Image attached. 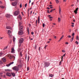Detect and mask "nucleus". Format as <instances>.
<instances>
[{
    "label": "nucleus",
    "mask_w": 79,
    "mask_h": 79,
    "mask_svg": "<svg viewBox=\"0 0 79 79\" xmlns=\"http://www.w3.org/2000/svg\"><path fill=\"white\" fill-rule=\"evenodd\" d=\"M50 63L45 62H44V68H47V67H48L49 66H50Z\"/></svg>",
    "instance_id": "obj_1"
},
{
    "label": "nucleus",
    "mask_w": 79,
    "mask_h": 79,
    "mask_svg": "<svg viewBox=\"0 0 79 79\" xmlns=\"http://www.w3.org/2000/svg\"><path fill=\"white\" fill-rule=\"evenodd\" d=\"M7 56L9 57V58H10V60H11L12 58H13L14 60H15V57L13 55H11V54H8L7 55Z\"/></svg>",
    "instance_id": "obj_2"
},
{
    "label": "nucleus",
    "mask_w": 79,
    "mask_h": 79,
    "mask_svg": "<svg viewBox=\"0 0 79 79\" xmlns=\"http://www.w3.org/2000/svg\"><path fill=\"white\" fill-rule=\"evenodd\" d=\"M11 31L8 30L7 31V34H8L9 35V38H11L12 37V35H11Z\"/></svg>",
    "instance_id": "obj_3"
},
{
    "label": "nucleus",
    "mask_w": 79,
    "mask_h": 79,
    "mask_svg": "<svg viewBox=\"0 0 79 79\" xmlns=\"http://www.w3.org/2000/svg\"><path fill=\"white\" fill-rule=\"evenodd\" d=\"M20 13L19 11L18 10L14 12V16H17Z\"/></svg>",
    "instance_id": "obj_4"
},
{
    "label": "nucleus",
    "mask_w": 79,
    "mask_h": 79,
    "mask_svg": "<svg viewBox=\"0 0 79 79\" xmlns=\"http://www.w3.org/2000/svg\"><path fill=\"white\" fill-rule=\"evenodd\" d=\"M18 1H16L13 2L12 3V6H16L17 5V4H18Z\"/></svg>",
    "instance_id": "obj_5"
},
{
    "label": "nucleus",
    "mask_w": 79,
    "mask_h": 79,
    "mask_svg": "<svg viewBox=\"0 0 79 79\" xmlns=\"http://www.w3.org/2000/svg\"><path fill=\"white\" fill-rule=\"evenodd\" d=\"M12 69H13V70L16 71H19V68L18 67L15 66L13 67Z\"/></svg>",
    "instance_id": "obj_6"
},
{
    "label": "nucleus",
    "mask_w": 79,
    "mask_h": 79,
    "mask_svg": "<svg viewBox=\"0 0 79 79\" xmlns=\"http://www.w3.org/2000/svg\"><path fill=\"white\" fill-rule=\"evenodd\" d=\"M19 42L20 44H22V43L24 42V39H23V38L20 39L19 40Z\"/></svg>",
    "instance_id": "obj_7"
},
{
    "label": "nucleus",
    "mask_w": 79,
    "mask_h": 79,
    "mask_svg": "<svg viewBox=\"0 0 79 79\" xmlns=\"http://www.w3.org/2000/svg\"><path fill=\"white\" fill-rule=\"evenodd\" d=\"M18 34L20 35H23V31H19Z\"/></svg>",
    "instance_id": "obj_8"
},
{
    "label": "nucleus",
    "mask_w": 79,
    "mask_h": 79,
    "mask_svg": "<svg viewBox=\"0 0 79 79\" xmlns=\"http://www.w3.org/2000/svg\"><path fill=\"white\" fill-rule=\"evenodd\" d=\"M19 30L20 31H23L24 29V27L23 26H21L19 27Z\"/></svg>",
    "instance_id": "obj_9"
},
{
    "label": "nucleus",
    "mask_w": 79,
    "mask_h": 79,
    "mask_svg": "<svg viewBox=\"0 0 79 79\" xmlns=\"http://www.w3.org/2000/svg\"><path fill=\"white\" fill-rule=\"evenodd\" d=\"M13 63H14V62H11L9 64H7L6 65V66H7V67H8L10 65H11V64H13Z\"/></svg>",
    "instance_id": "obj_10"
},
{
    "label": "nucleus",
    "mask_w": 79,
    "mask_h": 79,
    "mask_svg": "<svg viewBox=\"0 0 79 79\" xmlns=\"http://www.w3.org/2000/svg\"><path fill=\"white\" fill-rule=\"evenodd\" d=\"M6 75L9 77H11V74L9 73H6Z\"/></svg>",
    "instance_id": "obj_11"
},
{
    "label": "nucleus",
    "mask_w": 79,
    "mask_h": 79,
    "mask_svg": "<svg viewBox=\"0 0 79 79\" xmlns=\"http://www.w3.org/2000/svg\"><path fill=\"white\" fill-rule=\"evenodd\" d=\"M78 8H77L74 11V13L75 14H77V11L78 10Z\"/></svg>",
    "instance_id": "obj_12"
},
{
    "label": "nucleus",
    "mask_w": 79,
    "mask_h": 79,
    "mask_svg": "<svg viewBox=\"0 0 79 79\" xmlns=\"http://www.w3.org/2000/svg\"><path fill=\"white\" fill-rule=\"evenodd\" d=\"M6 16L8 18H10V16H11V15L10 14H6Z\"/></svg>",
    "instance_id": "obj_13"
},
{
    "label": "nucleus",
    "mask_w": 79,
    "mask_h": 79,
    "mask_svg": "<svg viewBox=\"0 0 79 79\" xmlns=\"http://www.w3.org/2000/svg\"><path fill=\"white\" fill-rule=\"evenodd\" d=\"M5 71L6 72H11V70L9 69H6L5 70Z\"/></svg>",
    "instance_id": "obj_14"
},
{
    "label": "nucleus",
    "mask_w": 79,
    "mask_h": 79,
    "mask_svg": "<svg viewBox=\"0 0 79 79\" xmlns=\"http://www.w3.org/2000/svg\"><path fill=\"white\" fill-rule=\"evenodd\" d=\"M18 18L20 20H21V19H22V17H21V15H19V16H18Z\"/></svg>",
    "instance_id": "obj_15"
},
{
    "label": "nucleus",
    "mask_w": 79,
    "mask_h": 79,
    "mask_svg": "<svg viewBox=\"0 0 79 79\" xmlns=\"http://www.w3.org/2000/svg\"><path fill=\"white\" fill-rule=\"evenodd\" d=\"M11 52V53H14V52H15V49H14V48H12Z\"/></svg>",
    "instance_id": "obj_16"
},
{
    "label": "nucleus",
    "mask_w": 79,
    "mask_h": 79,
    "mask_svg": "<svg viewBox=\"0 0 79 79\" xmlns=\"http://www.w3.org/2000/svg\"><path fill=\"white\" fill-rule=\"evenodd\" d=\"M6 29H11V27L8 26H7L6 27Z\"/></svg>",
    "instance_id": "obj_17"
},
{
    "label": "nucleus",
    "mask_w": 79,
    "mask_h": 79,
    "mask_svg": "<svg viewBox=\"0 0 79 79\" xmlns=\"http://www.w3.org/2000/svg\"><path fill=\"white\" fill-rule=\"evenodd\" d=\"M13 77H15V73H11Z\"/></svg>",
    "instance_id": "obj_18"
},
{
    "label": "nucleus",
    "mask_w": 79,
    "mask_h": 79,
    "mask_svg": "<svg viewBox=\"0 0 79 79\" xmlns=\"http://www.w3.org/2000/svg\"><path fill=\"white\" fill-rule=\"evenodd\" d=\"M2 60L4 62H6V59L5 58H3L2 59Z\"/></svg>",
    "instance_id": "obj_19"
},
{
    "label": "nucleus",
    "mask_w": 79,
    "mask_h": 79,
    "mask_svg": "<svg viewBox=\"0 0 79 79\" xmlns=\"http://www.w3.org/2000/svg\"><path fill=\"white\" fill-rule=\"evenodd\" d=\"M63 37H64V35H63L61 38H60V40L58 41V42H60V40H61L62 39H63Z\"/></svg>",
    "instance_id": "obj_20"
},
{
    "label": "nucleus",
    "mask_w": 79,
    "mask_h": 79,
    "mask_svg": "<svg viewBox=\"0 0 79 79\" xmlns=\"http://www.w3.org/2000/svg\"><path fill=\"white\" fill-rule=\"evenodd\" d=\"M22 25V23L21 22H19V26L20 27Z\"/></svg>",
    "instance_id": "obj_21"
},
{
    "label": "nucleus",
    "mask_w": 79,
    "mask_h": 79,
    "mask_svg": "<svg viewBox=\"0 0 79 79\" xmlns=\"http://www.w3.org/2000/svg\"><path fill=\"white\" fill-rule=\"evenodd\" d=\"M59 14L60 15V14H61V8H60V6H59Z\"/></svg>",
    "instance_id": "obj_22"
},
{
    "label": "nucleus",
    "mask_w": 79,
    "mask_h": 79,
    "mask_svg": "<svg viewBox=\"0 0 79 79\" xmlns=\"http://www.w3.org/2000/svg\"><path fill=\"white\" fill-rule=\"evenodd\" d=\"M58 22L59 23H60V21H61V18H58Z\"/></svg>",
    "instance_id": "obj_23"
},
{
    "label": "nucleus",
    "mask_w": 79,
    "mask_h": 79,
    "mask_svg": "<svg viewBox=\"0 0 79 79\" xmlns=\"http://www.w3.org/2000/svg\"><path fill=\"white\" fill-rule=\"evenodd\" d=\"M20 46H21V45H19V48L18 49V52H19L20 51Z\"/></svg>",
    "instance_id": "obj_24"
},
{
    "label": "nucleus",
    "mask_w": 79,
    "mask_h": 79,
    "mask_svg": "<svg viewBox=\"0 0 79 79\" xmlns=\"http://www.w3.org/2000/svg\"><path fill=\"white\" fill-rule=\"evenodd\" d=\"M49 77H53V76L52 74H49Z\"/></svg>",
    "instance_id": "obj_25"
},
{
    "label": "nucleus",
    "mask_w": 79,
    "mask_h": 79,
    "mask_svg": "<svg viewBox=\"0 0 79 79\" xmlns=\"http://www.w3.org/2000/svg\"><path fill=\"white\" fill-rule=\"evenodd\" d=\"M13 39L14 42H15V40L16 39H15V37H13Z\"/></svg>",
    "instance_id": "obj_26"
},
{
    "label": "nucleus",
    "mask_w": 79,
    "mask_h": 79,
    "mask_svg": "<svg viewBox=\"0 0 79 79\" xmlns=\"http://www.w3.org/2000/svg\"><path fill=\"white\" fill-rule=\"evenodd\" d=\"M74 35H75V33L74 32H73L72 35V37H74Z\"/></svg>",
    "instance_id": "obj_27"
},
{
    "label": "nucleus",
    "mask_w": 79,
    "mask_h": 79,
    "mask_svg": "<svg viewBox=\"0 0 79 79\" xmlns=\"http://www.w3.org/2000/svg\"><path fill=\"white\" fill-rule=\"evenodd\" d=\"M54 10H55V9H52L50 11V12L51 13H52V11H54Z\"/></svg>",
    "instance_id": "obj_28"
},
{
    "label": "nucleus",
    "mask_w": 79,
    "mask_h": 79,
    "mask_svg": "<svg viewBox=\"0 0 79 79\" xmlns=\"http://www.w3.org/2000/svg\"><path fill=\"white\" fill-rule=\"evenodd\" d=\"M34 48H35V49H37V45H36V44L35 45Z\"/></svg>",
    "instance_id": "obj_29"
},
{
    "label": "nucleus",
    "mask_w": 79,
    "mask_h": 79,
    "mask_svg": "<svg viewBox=\"0 0 79 79\" xmlns=\"http://www.w3.org/2000/svg\"><path fill=\"white\" fill-rule=\"evenodd\" d=\"M77 6H79V1H77Z\"/></svg>",
    "instance_id": "obj_30"
},
{
    "label": "nucleus",
    "mask_w": 79,
    "mask_h": 79,
    "mask_svg": "<svg viewBox=\"0 0 79 79\" xmlns=\"http://www.w3.org/2000/svg\"><path fill=\"white\" fill-rule=\"evenodd\" d=\"M75 44H77V45H78V44H79V43L77 41H75Z\"/></svg>",
    "instance_id": "obj_31"
},
{
    "label": "nucleus",
    "mask_w": 79,
    "mask_h": 79,
    "mask_svg": "<svg viewBox=\"0 0 79 79\" xmlns=\"http://www.w3.org/2000/svg\"><path fill=\"white\" fill-rule=\"evenodd\" d=\"M56 3H59V1L58 0H56Z\"/></svg>",
    "instance_id": "obj_32"
},
{
    "label": "nucleus",
    "mask_w": 79,
    "mask_h": 79,
    "mask_svg": "<svg viewBox=\"0 0 79 79\" xmlns=\"http://www.w3.org/2000/svg\"><path fill=\"white\" fill-rule=\"evenodd\" d=\"M20 56H23V55H22V52H20Z\"/></svg>",
    "instance_id": "obj_33"
},
{
    "label": "nucleus",
    "mask_w": 79,
    "mask_h": 79,
    "mask_svg": "<svg viewBox=\"0 0 79 79\" xmlns=\"http://www.w3.org/2000/svg\"><path fill=\"white\" fill-rule=\"evenodd\" d=\"M8 48V47H7V46H6V47H5L3 49V50H5V49H6V48Z\"/></svg>",
    "instance_id": "obj_34"
},
{
    "label": "nucleus",
    "mask_w": 79,
    "mask_h": 79,
    "mask_svg": "<svg viewBox=\"0 0 79 79\" xmlns=\"http://www.w3.org/2000/svg\"><path fill=\"white\" fill-rule=\"evenodd\" d=\"M1 8H4V6H0Z\"/></svg>",
    "instance_id": "obj_35"
},
{
    "label": "nucleus",
    "mask_w": 79,
    "mask_h": 79,
    "mask_svg": "<svg viewBox=\"0 0 79 79\" xmlns=\"http://www.w3.org/2000/svg\"><path fill=\"white\" fill-rule=\"evenodd\" d=\"M2 55H3V53L2 52H0V56H1Z\"/></svg>",
    "instance_id": "obj_36"
},
{
    "label": "nucleus",
    "mask_w": 79,
    "mask_h": 79,
    "mask_svg": "<svg viewBox=\"0 0 79 79\" xmlns=\"http://www.w3.org/2000/svg\"><path fill=\"white\" fill-rule=\"evenodd\" d=\"M38 21H40V17L39 16L38 17Z\"/></svg>",
    "instance_id": "obj_37"
},
{
    "label": "nucleus",
    "mask_w": 79,
    "mask_h": 79,
    "mask_svg": "<svg viewBox=\"0 0 79 79\" xmlns=\"http://www.w3.org/2000/svg\"><path fill=\"white\" fill-rule=\"evenodd\" d=\"M27 31L28 33H29V28H27Z\"/></svg>",
    "instance_id": "obj_38"
},
{
    "label": "nucleus",
    "mask_w": 79,
    "mask_h": 79,
    "mask_svg": "<svg viewBox=\"0 0 79 79\" xmlns=\"http://www.w3.org/2000/svg\"><path fill=\"white\" fill-rule=\"evenodd\" d=\"M27 55H25V59L26 60L27 59Z\"/></svg>",
    "instance_id": "obj_39"
},
{
    "label": "nucleus",
    "mask_w": 79,
    "mask_h": 79,
    "mask_svg": "<svg viewBox=\"0 0 79 79\" xmlns=\"http://www.w3.org/2000/svg\"><path fill=\"white\" fill-rule=\"evenodd\" d=\"M48 46L47 45H46L45 47H44V48L45 49H46V48H47V47Z\"/></svg>",
    "instance_id": "obj_40"
},
{
    "label": "nucleus",
    "mask_w": 79,
    "mask_h": 79,
    "mask_svg": "<svg viewBox=\"0 0 79 79\" xmlns=\"http://www.w3.org/2000/svg\"><path fill=\"white\" fill-rule=\"evenodd\" d=\"M20 8H22V4H21L20 5Z\"/></svg>",
    "instance_id": "obj_41"
},
{
    "label": "nucleus",
    "mask_w": 79,
    "mask_h": 79,
    "mask_svg": "<svg viewBox=\"0 0 79 79\" xmlns=\"http://www.w3.org/2000/svg\"><path fill=\"white\" fill-rule=\"evenodd\" d=\"M40 49H41V48L40 47H39V50L40 52Z\"/></svg>",
    "instance_id": "obj_42"
},
{
    "label": "nucleus",
    "mask_w": 79,
    "mask_h": 79,
    "mask_svg": "<svg viewBox=\"0 0 79 79\" xmlns=\"http://www.w3.org/2000/svg\"><path fill=\"white\" fill-rule=\"evenodd\" d=\"M27 71H29V68L28 67H27Z\"/></svg>",
    "instance_id": "obj_43"
},
{
    "label": "nucleus",
    "mask_w": 79,
    "mask_h": 79,
    "mask_svg": "<svg viewBox=\"0 0 79 79\" xmlns=\"http://www.w3.org/2000/svg\"><path fill=\"white\" fill-rule=\"evenodd\" d=\"M49 19H53V17H49Z\"/></svg>",
    "instance_id": "obj_44"
},
{
    "label": "nucleus",
    "mask_w": 79,
    "mask_h": 79,
    "mask_svg": "<svg viewBox=\"0 0 79 79\" xmlns=\"http://www.w3.org/2000/svg\"><path fill=\"white\" fill-rule=\"evenodd\" d=\"M43 27H45V24L43 23Z\"/></svg>",
    "instance_id": "obj_45"
},
{
    "label": "nucleus",
    "mask_w": 79,
    "mask_h": 79,
    "mask_svg": "<svg viewBox=\"0 0 79 79\" xmlns=\"http://www.w3.org/2000/svg\"><path fill=\"white\" fill-rule=\"evenodd\" d=\"M67 37H69V38H71V35H68Z\"/></svg>",
    "instance_id": "obj_46"
},
{
    "label": "nucleus",
    "mask_w": 79,
    "mask_h": 79,
    "mask_svg": "<svg viewBox=\"0 0 79 79\" xmlns=\"http://www.w3.org/2000/svg\"><path fill=\"white\" fill-rule=\"evenodd\" d=\"M63 56H62L61 57L62 61H63Z\"/></svg>",
    "instance_id": "obj_47"
},
{
    "label": "nucleus",
    "mask_w": 79,
    "mask_h": 79,
    "mask_svg": "<svg viewBox=\"0 0 79 79\" xmlns=\"http://www.w3.org/2000/svg\"><path fill=\"white\" fill-rule=\"evenodd\" d=\"M76 39H77V40H78V39H79V37H78V36H77Z\"/></svg>",
    "instance_id": "obj_48"
},
{
    "label": "nucleus",
    "mask_w": 79,
    "mask_h": 79,
    "mask_svg": "<svg viewBox=\"0 0 79 79\" xmlns=\"http://www.w3.org/2000/svg\"><path fill=\"white\" fill-rule=\"evenodd\" d=\"M29 56H28V61H29Z\"/></svg>",
    "instance_id": "obj_49"
},
{
    "label": "nucleus",
    "mask_w": 79,
    "mask_h": 79,
    "mask_svg": "<svg viewBox=\"0 0 79 79\" xmlns=\"http://www.w3.org/2000/svg\"><path fill=\"white\" fill-rule=\"evenodd\" d=\"M27 6V3H26L25 5V7H26Z\"/></svg>",
    "instance_id": "obj_50"
},
{
    "label": "nucleus",
    "mask_w": 79,
    "mask_h": 79,
    "mask_svg": "<svg viewBox=\"0 0 79 79\" xmlns=\"http://www.w3.org/2000/svg\"><path fill=\"white\" fill-rule=\"evenodd\" d=\"M35 24H37V20H36L35 21Z\"/></svg>",
    "instance_id": "obj_51"
},
{
    "label": "nucleus",
    "mask_w": 79,
    "mask_h": 79,
    "mask_svg": "<svg viewBox=\"0 0 79 79\" xmlns=\"http://www.w3.org/2000/svg\"><path fill=\"white\" fill-rule=\"evenodd\" d=\"M62 61H60V62H59V65H60L61 64V62Z\"/></svg>",
    "instance_id": "obj_52"
},
{
    "label": "nucleus",
    "mask_w": 79,
    "mask_h": 79,
    "mask_svg": "<svg viewBox=\"0 0 79 79\" xmlns=\"http://www.w3.org/2000/svg\"><path fill=\"white\" fill-rule=\"evenodd\" d=\"M47 12L48 13H50V12L49 11V10H47Z\"/></svg>",
    "instance_id": "obj_53"
},
{
    "label": "nucleus",
    "mask_w": 79,
    "mask_h": 79,
    "mask_svg": "<svg viewBox=\"0 0 79 79\" xmlns=\"http://www.w3.org/2000/svg\"><path fill=\"white\" fill-rule=\"evenodd\" d=\"M62 52H65V50H62Z\"/></svg>",
    "instance_id": "obj_54"
},
{
    "label": "nucleus",
    "mask_w": 79,
    "mask_h": 79,
    "mask_svg": "<svg viewBox=\"0 0 79 79\" xmlns=\"http://www.w3.org/2000/svg\"><path fill=\"white\" fill-rule=\"evenodd\" d=\"M28 26L29 27H31V25L30 24H29Z\"/></svg>",
    "instance_id": "obj_55"
},
{
    "label": "nucleus",
    "mask_w": 79,
    "mask_h": 79,
    "mask_svg": "<svg viewBox=\"0 0 79 79\" xmlns=\"http://www.w3.org/2000/svg\"><path fill=\"white\" fill-rule=\"evenodd\" d=\"M31 34H32V35H33V34H34V32H31Z\"/></svg>",
    "instance_id": "obj_56"
},
{
    "label": "nucleus",
    "mask_w": 79,
    "mask_h": 79,
    "mask_svg": "<svg viewBox=\"0 0 79 79\" xmlns=\"http://www.w3.org/2000/svg\"><path fill=\"white\" fill-rule=\"evenodd\" d=\"M30 10V9H28V12H29V10Z\"/></svg>",
    "instance_id": "obj_57"
},
{
    "label": "nucleus",
    "mask_w": 79,
    "mask_h": 79,
    "mask_svg": "<svg viewBox=\"0 0 79 79\" xmlns=\"http://www.w3.org/2000/svg\"><path fill=\"white\" fill-rule=\"evenodd\" d=\"M73 40H72V39H71L70 40V42H73Z\"/></svg>",
    "instance_id": "obj_58"
},
{
    "label": "nucleus",
    "mask_w": 79,
    "mask_h": 79,
    "mask_svg": "<svg viewBox=\"0 0 79 79\" xmlns=\"http://www.w3.org/2000/svg\"><path fill=\"white\" fill-rule=\"evenodd\" d=\"M71 39L73 40H74V37H73Z\"/></svg>",
    "instance_id": "obj_59"
},
{
    "label": "nucleus",
    "mask_w": 79,
    "mask_h": 79,
    "mask_svg": "<svg viewBox=\"0 0 79 79\" xmlns=\"http://www.w3.org/2000/svg\"><path fill=\"white\" fill-rule=\"evenodd\" d=\"M31 0H30L29 1V3H31Z\"/></svg>",
    "instance_id": "obj_60"
},
{
    "label": "nucleus",
    "mask_w": 79,
    "mask_h": 79,
    "mask_svg": "<svg viewBox=\"0 0 79 79\" xmlns=\"http://www.w3.org/2000/svg\"><path fill=\"white\" fill-rule=\"evenodd\" d=\"M63 2H66V0H63Z\"/></svg>",
    "instance_id": "obj_61"
},
{
    "label": "nucleus",
    "mask_w": 79,
    "mask_h": 79,
    "mask_svg": "<svg viewBox=\"0 0 79 79\" xmlns=\"http://www.w3.org/2000/svg\"><path fill=\"white\" fill-rule=\"evenodd\" d=\"M68 42H66V43H65V44H68Z\"/></svg>",
    "instance_id": "obj_62"
},
{
    "label": "nucleus",
    "mask_w": 79,
    "mask_h": 79,
    "mask_svg": "<svg viewBox=\"0 0 79 79\" xmlns=\"http://www.w3.org/2000/svg\"><path fill=\"white\" fill-rule=\"evenodd\" d=\"M47 9H48V10H50V8H49V7H47Z\"/></svg>",
    "instance_id": "obj_63"
},
{
    "label": "nucleus",
    "mask_w": 79,
    "mask_h": 79,
    "mask_svg": "<svg viewBox=\"0 0 79 79\" xmlns=\"http://www.w3.org/2000/svg\"><path fill=\"white\" fill-rule=\"evenodd\" d=\"M28 15H29V12H28Z\"/></svg>",
    "instance_id": "obj_64"
}]
</instances>
